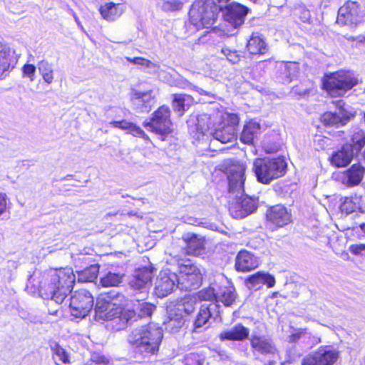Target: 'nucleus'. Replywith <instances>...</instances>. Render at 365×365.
I'll use <instances>...</instances> for the list:
<instances>
[{"label": "nucleus", "mask_w": 365, "mask_h": 365, "mask_svg": "<svg viewBox=\"0 0 365 365\" xmlns=\"http://www.w3.org/2000/svg\"><path fill=\"white\" fill-rule=\"evenodd\" d=\"M349 251L354 255H361L365 257V244H355L349 247Z\"/></svg>", "instance_id": "4d7b16f0"}, {"label": "nucleus", "mask_w": 365, "mask_h": 365, "mask_svg": "<svg viewBox=\"0 0 365 365\" xmlns=\"http://www.w3.org/2000/svg\"><path fill=\"white\" fill-rule=\"evenodd\" d=\"M211 119L207 114L199 115L196 119L194 126L190 128V131L193 138L200 140L202 138L207 135L210 129Z\"/></svg>", "instance_id": "b1692460"}, {"label": "nucleus", "mask_w": 365, "mask_h": 365, "mask_svg": "<svg viewBox=\"0 0 365 365\" xmlns=\"http://www.w3.org/2000/svg\"><path fill=\"white\" fill-rule=\"evenodd\" d=\"M184 315L179 313L175 309H171L168 313V319L165 322V329L171 332L178 331L185 324Z\"/></svg>", "instance_id": "c85d7f7f"}, {"label": "nucleus", "mask_w": 365, "mask_h": 365, "mask_svg": "<svg viewBox=\"0 0 365 365\" xmlns=\"http://www.w3.org/2000/svg\"><path fill=\"white\" fill-rule=\"evenodd\" d=\"M235 202H232L230 207V212L234 218H244L247 216V212L243 209L239 198H235Z\"/></svg>", "instance_id": "a18cd8bd"}, {"label": "nucleus", "mask_w": 365, "mask_h": 365, "mask_svg": "<svg viewBox=\"0 0 365 365\" xmlns=\"http://www.w3.org/2000/svg\"><path fill=\"white\" fill-rule=\"evenodd\" d=\"M250 340L254 355H262L272 358L277 356V349L270 338L266 336L253 334Z\"/></svg>", "instance_id": "ddd939ff"}, {"label": "nucleus", "mask_w": 365, "mask_h": 365, "mask_svg": "<svg viewBox=\"0 0 365 365\" xmlns=\"http://www.w3.org/2000/svg\"><path fill=\"white\" fill-rule=\"evenodd\" d=\"M246 284L250 289H258L264 284L271 288L274 286L275 279L268 273L258 272L250 276L246 280Z\"/></svg>", "instance_id": "5701e85b"}, {"label": "nucleus", "mask_w": 365, "mask_h": 365, "mask_svg": "<svg viewBox=\"0 0 365 365\" xmlns=\"http://www.w3.org/2000/svg\"><path fill=\"white\" fill-rule=\"evenodd\" d=\"M221 53L226 57L228 61L232 63H236L240 60V56L236 51H232L229 48H224L221 50Z\"/></svg>", "instance_id": "864d4df0"}, {"label": "nucleus", "mask_w": 365, "mask_h": 365, "mask_svg": "<svg viewBox=\"0 0 365 365\" xmlns=\"http://www.w3.org/2000/svg\"><path fill=\"white\" fill-rule=\"evenodd\" d=\"M245 167L243 164H234L228 170L227 179L229 193L230 195H242L245 192Z\"/></svg>", "instance_id": "9b49d317"}, {"label": "nucleus", "mask_w": 365, "mask_h": 365, "mask_svg": "<svg viewBox=\"0 0 365 365\" xmlns=\"http://www.w3.org/2000/svg\"><path fill=\"white\" fill-rule=\"evenodd\" d=\"M284 69L287 78V82H290L297 76L299 66L296 62H287L284 63Z\"/></svg>", "instance_id": "49530a36"}, {"label": "nucleus", "mask_w": 365, "mask_h": 365, "mask_svg": "<svg viewBox=\"0 0 365 365\" xmlns=\"http://www.w3.org/2000/svg\"><path fill=\"white\" fill-rule=\"evenodd\" d=\"M168 83L173 86H176L180 88H192V85L185 78L182 77L181 76L178 75L175 78H173V79L168 81Z\"/></svg>", "instance_id": "3c124183"}, {"label": "nucleus", "mask_w": 365, "mask_h": 365, "mask_svg": "<svg viewBox=\"0 0 365 365\" xmlns=\"http://www.w3.org/2000/svg\"><path fill=\"white\" fill-rule=\"evenodd\" d=\"M202 274L201 271L192 272L190 275L178 276L177 286L180 289L190 290L195 289L202 283Z\"/></svg>", "instance_id": "a878e982"}, {"label": "nucleus", "mask_w": 365, "mask_h": 365, "mask_svg": "<svg viewBox=\"0 0 365 365\" xmlns=\"http://www.w3.org/2000/svg\"><path fill=\"white\" fill-rule=\"evenodd\" d=\"M94 361L98 364H107L108 363V360L104 356H101L98 359H95Z\"/></svg>", "instance_id": "680f3d73"}, {"label": "nucleus", "mask_w": 365, "mask_h": 365, "mask_svg": "<svg viewBox=\"0 0 365 365\" xmlns=\"http://www.w3.org/2000/svg\"><path fill=\"white\" fill-rule=\"evenodd\" d=\"M14 51L6 45L0 43V78H5L16 64Z\"/></svg>", "instance_id": "a211bd4d"}, {"label": "nucleus", "mask_w": 365, "mask_h": 365, "mask_svg": "<svg viewBox=\"0 0 365 365\" xmlns=\"http://www.w3.org/2000/svg\"><path fill=\"white\" fill-rule=\"evenodd\" d=\"M76 280L73 269L69 267L50 270L39 284V293L44 299L61 304L73 289Z\"/></svg>", "instance_id": "f257e3e1"}, {"label": "nucleus", "mask_w": 365, "mask_h": 365, "mask_svg": "<svg viewBox=\"0 0 365 365\" xmlns=\"http://www.w3.org/2000/svg\"><path fill=\"white\" fill-rule=\"evenodd\" d=\"M7 197L4 193H0V216L6 211Z\"/></svg>", "instance_id": "bf43d9fd"}, {"label": "nucleus", "mask_w": 365, "mask_h": 365, "mask_svg": "<svg viewBox=\"0 0 365 365\" xmlns=\"http://www.w3.org/2000/svg\"><path fill=\"white\" fill-rule=\"evenodd\" d=\"M291 213L282 205L271 207L267 212V220L277 227H282L291 222Z\"/></svg>", "instance_id": "dca6fc26"}, {"label": "nucleus", "mask_w": 365, "mask_h": 365, "mask_svg": "<svg viewBox=\"0 0 365 365\" xmlns=\"http://www.w3.org/2000/svg\"><path fill=\"white\" fill-rule=\"evenodd\" d=\"M247 48L251 54H264L267 51V44L259 36L253 34L247 42Z\"/></svg>", "instance_id": "f704fd0d"}, {"label": "nucleus", "mask_w": 365, "mask_h": 365, "mask_svg": "<svg viewBox=\"0 0 365 365\" xmlns=\"http://www.w3.org/2000/svg\"><path fill=\"white\" fill-rule=\"evenodd\" d=\"M364 173V168L359 164H354L340 175V180L344 185L353 187L360 183Z\"/></svg>", "instance_id": "aec40b11"}, {"label": "nucleus", "mask_w": 365, "mask_h": 365, "mask_svg": "<svg viewBox=\"0 0 365 365\" xmlns=\"http://www.w3.org/2000/svg\"><path fill=\"white\" fill-rule=\"evenodd\" d=\"M216 308L217 304L215 303L202 305L195 322V328H200L206 325L209 319L213 317L214 314L212 312Z\"/></svg>", "instance_id": "2f4dec72"}, {"label": "nucleus", "mask_w": 365, "mask_h": 365, "mask_svg": "<svg viewBox=\"0 0 365 365\" xmlns=\"http://www.w3.org/2000/svg\"><path fill=\"white\" fill-rule=\"evenodd\" d=\"M163 338L162 328L149 323L133 329L128 335V341L137 353L147 356L158 351Z\"/></svg>", "instance_id": "f03ea898"}, {"label": "nucleus", "mask_w": 365, "mask_h": 365, "mask_svg": "<svg viewBox=\"0 0 365 365\" xmlns=\"http://www.w3.org/2000/svg\"><path fill=\"white\" fill-rule=\"evenodd\" d=\"M163 8L166 11H176L182 8V4L178 0H168L163 3Z\"/></svg>", "instance_id": "6e6d98bb"}, {"label": "nucleus", "mask_w": 365, "mask_h": 365, "mask_svg": "<svg viewBox=\"0 0 365 365\" xmlns=\"http://www.w3.org/2000/svg\"><path fill=\"white\" fill-rule=\"evenodd\" d=\"M155 307L152 304L148 302H142L138 304V315L140 317H150L151 316Z\"/></svg>", "instance_id": "8fccbe9b"}, {"label": "nucleus", "mask_w": 365, "mask_h": 365, "mask_svg": "<svg viewBox=\"0 0 365 365\" xmlns=\"http://www.w3.org/2000/svg\"><path fill=\"white\" fill-rule=\"evenodd\" d=\"M234 197L239 198L242 207H244L243 209L247 212V215L254 212L257 210V206L254 200L247 195H245L244 193L242 195H238L237 197L236 195H234Z\"/></svg>", "instance_id": "c03bdc74"}, {"label": "nucleus", "mask_w": 365, "mask_h": 365, "mask_svg": "<svg viewBox=\"0 0 365 365\" xmlns=\"http://www.w3.org/2000/svg\"><path fill=\"white\" fill-rule=\"evenodd\" d=\"M237 294L233 286L223 287L217 292V302H221L225 306H231L235 301Z\"/></svg>", "instance_id": "4c0bfd02"}, {"label": "nucleus", "mask_w": 365, "mask_h": 365, "mask_svg": "<svg viewBox=\"0 0 365 365\" xmlns=\"http://www.w3.org/2000/svg\"><path fill=\"white\" fill-rule=\"evenodd\" d=\"M197 297L192 295H188L181 299L174 308L179 313L186 314H191L195 309Z\"/></svg>", "instance_id": "58836bf2"}, {"label": "nucleus", "mask_w": 365, "mask_h": 365, "mask_svg": "<svg viewBox=\"0 0 365 365\" xmlns=\"http://www.w3.org/2000/svg\"><path fill=\"white\" fill-rule=\"evenodd\" d=\"M361 115L362 116L363 121L365 124V112L361 113Z\"/></svg>", "instance_id": "0e129e2a"}, {"label": "nucleus", "mask_w": 365, "mask_h": 365, "mask_svg": "<svg viewBox=\"0 0 365 365\" xmlns=\"http://www.w3.org/2000/svg\"><path fill=\"white\" fill-rule=\"evenodd\" d=\"M351 140L353 150L359 151L365 145V130L356 128L352 130Z\"/></svg>", "instance_id": "79ce46f5"}, {"label": "nucleus", "mask_w": 365, "mask_h": 365, "mask_svg": "<svg viewBox=\"0 0 365 365\" xmlns=\"http://www.w3.org/2000/svg\"><path fill=\"white\" fill-rule=\"evenodd\" d=\"M193 102L194 99L190 95L175 94L173 95V108L175 111L180 113V115H182Z\"/></svg>", "instance_id": "473e14b6"}, {"label": "nucleus", "mask_w": 365, "mask_h": 365, "mask_svg": "<svg viewBox=\"0 0 365 365\" xmlns=\"http://www.w3.org/2000/svg\"><path fill=\"white\" fill-rule=\"evenodd\" d=\"M182 241L185 242L188 255H198L204 247L203 239L193 233H187L182 236Z\"/></svg>", "instance_id": "bb28decb"}, {"label": "nucleus", "mask_w": 365, "mask_h": 365, "mask_svg": "<svg viewBox=\"0 0 365 365\" xmlns=\"http://www.w3.org/2000/svg\"><path fill=\"white\" fill-rule=\"evenodd\" d=\"M248 11L249 9L241 4L232 2L225 7L222 6L220 12L222 13L225 21L236 28L244 23Z\"/></svg>", "instance_id": "4468645a"}, {"label": "nucleus", "mask_w": 365, "mask_h": 365, "mask_svg": "<svg viewBox=\"0 0 365 365\" xmlns=\"http://www.w3.org/2000/svg\"><path fill=\"white\" fill-rule=\"evenodd\" d=\"M217 292H215V288L209 287L208 289L200 291L197 297L201 300L211 301L215 299L217 302Z\"/></svg>", "instance_id": "de8ad7c7"}, {"label": "nucleus", "mask_w": 365, "mask_h": 365, "mask_svg": "<svg viewBox=\"0 0 365 365\" xmlns=\"http://www.w3.org/2000/svg\"><path fill=\"white\" fill-rule=\"evenodd\" d=\"M178 283V274L169 269L160 272L155 282V294L159 297H165L170 294Z\"/></svg>", "instance_id": "2eb2a0df"}, {"label": "nucleus", "mask_w": 365, "mask_h": 365, "mask_svg": "<svg viewBox=\"0 0 365 365\" xmlns=\"http://www.w3.org/2000/svg\"><path fill=\"white\" fill-rule=\"evenodd\" d=\"M364 19V12L356 1H346L338 11L336 23L340 25L355 26Z\"/></svg>", "instance_id": "9d476101"}, {"label": "nucleus", "mask_w": 365, "mask_h": 365, "mask_svg": "<svg viewBox=\"0 0 365 365\" xmlns=\"http://www.w3.org/2000/svg\"><path fill=\"white\" fill-rule=\"evenodd\" d=\"M154 276L152 267H143L135 271L133 278L130 284L132 288L137 290L146 289L150 284Z\"/></svg>", "instance_id": "f3484780"}, {"label": "nucleus", "mask_w": 365, "mask_h": 365, "mask_svg": "<svg viewBox=\"0 0 365 365\" xmlns=\"http://www.w3.org/2000/svg\"><path fill=\"white\" fill-rule=\"evenodd\" d=\"M52 359L56 365H63L70 363L69 353L57 343L51 345Z\"/></svg>", "instance_id": "72a5a7b5"}, {"label": "nucleus", "mask_w": 365, "mask_h": 365, "mask_svg": "<svg viewBox=\"0 0 365 365\" xmlns=\"http://www.w3.org/2000/svg\"><path fill=\"white\" fill-rule=\"evenodd\" d=\"M333 103L338 109V113H324L321 117L322 121L329 126L339 127L346 125L354 115L344 108L345 103L343 101H333Z\"/></svg>", "instance_id": "f8f14e48"}, {"label": "nucleus", "mask_w": 365, "mask_h": 365, "mask_svg": "<svg viewBox=\"0 0 365 365\" xmlns=\"http://www.w3.org/2000/svg\"><path fill=\"white\" fill-rule=\"evenodd\" d=\"M123 277V274L109 272L101 279V284L104 287H115L121 283Z\"/></svg>", "instance_id": "37998d69"}, {"label": "nucleus", "mask_w": 365, "mask_h": 365, "mask_svg": "<svg viewBox=\"0 0 365 365\" xmlns=\"http://www.w3.org/2000/svg\"><path fill=\"white\" fill-rule=\"evenodd\" d=\"M99 267L91 265L78 273V280L81 282H93L98 277Z\"/></svg>", "instance_id": "a19ab883"}, {"label": "nucleus", "mask_w": 365, "mask_h": 365, "mask_svg": "<svg viewBox=\"0 0 365 365\" xmlns=\"http://www.w3.org/2000/svg\"><path fill=\"white\" fill-rule=\"evenodd\" d=\"M133 101L141 112H149L153 101L152 91L135 92Z\"/></svg>", "instance_id": "7c9ffc66"}, {"label": "nucleus", "mask_w": 365, "mask_h": 365, "mask_svg": "<svg viewBox=\"0 0 365 365\" xmlns=\"http://www.w3.org/2000/svg\"><path fill=\"white\" fill-rule=\"evenodd\" d=\"M339 351L331 346L319 347L302 359V365H334L339 359Z\"/></svg>", "instance_id": "1a4fd4ad"}, {"label": "nucleus", "mask_w": 365, "mask_h": 365, "mask_svg": "<svg viewBox=\"0 0 365 365\" xmlns=\"http://www.w3.org/2000/svg\"><path fill=\"white\" fill-rule=\"evenodd\" d=\"M99 11L104 19L113 21L125 11V6L122 4L108 2L100 6Z\"/></svg>", "instance_id": "393cba45"}, {"label": "nucleus", "mask_w": 365, "mask_h": 365, "mask_svg": "<svg viewBox=\"0 0 365 365\" xmlns=\"http://www.w3.org/2000/svg\"><path fill=\"white\" fill-rule=\"evenodd\" d=\"M353 158V148L351 145L345 144L341 148L334 153L331 157V164L337 168L346 167Z\"/></svg>", "instance_id": "412c9836"}, {"label": "nucleus", "mask_w": 365, "mask_h": 365, "mask_svg": "<svg viewBox=\"0 0 365 365\" xmlns=\"http://www.w3.org/2000/svg\"><path fill=\"white\" fill-rule=\"evenodd\" d=\"M110 125L113 128H120L122 130H128V132L132 134L133 136L139 137L145 140H148V136L145 132L135 124L128 122L127 120H113L110 122Z\"/></svg>", "instance_id": "cd10ccee"}, {"label": "nucleus", "mask_w": 365, "mask_h": 365, "mask_svg": "<svg viewBox=\"0 0 365 365\" xmlns=\"http://www.w3.org/2000/svg\"><path fill=\"white\" fill-rule=\"evenodd\" d=\"M260 131V125L256 121L251 120L245 126L240 135V140L242 143L252 145L254 139L257 136Z\"/></svg>", "instance_id": "c756f323"}, {"label": "nucleus", "mask_w": 365, "mask_h": 365, "mask_svg": "<svg viewBox=\"0 0 365 365\" xmlns=\"http://www.w3.org/2000/svg\"><path fill=\"white\" fill-rule=\"evenodd\" d=\"M93 297L86 289L74 292L70 299V312L72 317L77 319L85 318L92 310Z\"/></svg>", "instance_id": "423d86ee"}, {"label": "nucleus", "mask_w": 365, "mask_h": 365, "mask_svg": "<svg viewBox=\"0 0 365 365\" xmlns=\"http://www.w3.org/2000/svg\"><path fill=\"white\" fill-rule=\"evenodd\" d=\"M239 118L235 113H227L224 118L223 125L210 132L214 141H219L222 144L232 143L237 140V128Z\"/></svg>", "instance_id": "0eeeda50"}, {"label": "nucleus", "mask_w": 365, "mask_h": 365, "mask_svg": "<svg viewBox=\"0 0 365 365\" xmlns=\"http://www.w3.org/2000/svg\"><path fill=\"white\" fill-rule=\"evenodd\" d=\"M202 357L196 353H190L185 357V365H202Z\"/></svg>", "instance_id": "5fc2aeb1"}, {"label": "nucleus", "mask_w": 365, "mask_h": 365, "mask_svg": "<svg viewBox=\"0 0 365 365\" xmlns=\"http://www.w3.org/2000/svg\"><path fill=\"white\" fill-rule=\"evenodd\" d=\"M361 218L365 219V204L364 208H361ZM359 227L361 231L365 234V222H361L359 224Z\"/></svg>", "instance_id": "052dcab7"}, {"label": "nucleus", "mask_w": 365, "mask_h": 365, "mask_svg": "<svg viewBox=\"0 0 365 365\" xmlns=\"http://www.w3.org/2000/svg\"><path fill=\"white\" fill-rule=\"evenodd\" d=\"M125 302V297L115 291L101 293L96 300V317L101 319H112L121 313Z\"/></svg>", "instance_id": "39448f33"}, {"label": "nucleus", "mask_w": 365, "mask_h": 365, "mask_svg": "<svg viewBox=\"0 0 365 365\" xmlns=\"http://www.w3.org/2000/svg\"><path fill=\"white\" fill-rule=\"evenodd\" d=\"M360 198L355 197H346L344 202L341 203L340 206L341 211L342 212H345L346 214H351L359 210V217H361V208H364V205H360Z\"/></svg>", "instance_id": "ea45409f"}, {"label": "nucleus", "mask_w": 365, "mask_h": 365, "mask_svg": "<svg viewBox=\"0 0 365 365\" xmlns=\"http://www.w3.org/2000/svg\"><path fill=\"white\" fill-rule=\"evenodd\" d=\"M310 336V333L307 329H295L294 331L289 336V342H296L300 339Z\"/></svg>", "instance_id": "603ef678"}, {"label": "nucleus", "mask_w": 365, "mask_h": 365, "mask_svg": "<svg viewBox=\"0 0 365 365\" xmlns=\"http://www.w3.org/2000/svg\"><path fill=\"white\" fill-rule=\"evenodd\" d=\"M173 259L176 262V265L178 267V270L179 272V274L178 276H187L190 275L192 272L195 273L200 271V268L193 264L188 259H182L175 256Z\"/></svg>", "instance_id": "e433bc0d"}, {"label": "nucleus", "mask_w": 365, "mask_h": 365, "mask_svg": "<svg viewBox=\"0 0 365 365\" xmlns=\"http://www.w3.org/2000/svg\"><path fill=\"white\" fill-rule=\"evenodd\" d=\"M359 83L357 77L351 71H339L326 75L323 88L331 97H342Z\"/></svg>", "instance_id": "7ed1b4c3"}, {"label": "nucleus", "mask_w": 365, "mask_h": 365, "mask_svg": "<svg viewBox=\"0 0 365 365\" xmlns=\"http://www.w3.org/2000/svg\"><path fill=\"white\" fill-rule=\"evenodd\" d=\"M170 114V109L163 106L153 113L151 120L145 122L143 125L148 130L158 135H168L173 131Z\"/></svg>", "instance_id": "6e6552de"}, {"label": "nucleus", "mask_w": 365, "mask_h": 365, "mask_svg": "<svg viewBox=\"0 0 365 365\" xmlns=\"http://www.w3.org/2000/svg\"><path fill=\"white\" fill-rule=\"evenodd\" d=\"M199 93L200 94H202L204 93V91L202 89H200Z\"/></svg>", "instance_id": "338daca9"}, {"label": "nucleus", "mask_w": 365, "mask_h": 365, "mask_svg": "<svg viewBox=\"0 0 365 365\" xmlns=\"http://www.w3.org/2000/svg\"><path fill=\"white\" fill-rule=\"evenodd\" d=\"M126 60L130 63L140 66L144 68H156V65L154 63H153L150 61L147 60L144 58H142V57H136V58H130V57H126Z\"/></svg>", "instance_id": "09e8293b"}, {"label": "nucleus", "mask_w": 365, "mask_h": 365, "mask_svg": "<svg viewBox=\"0 0 365 365\" xmlns=\"http://www.w3.org/2000/svg\"><path fill=\"white\" fill-rule=\"evenodd\" d=\"M276 150H277L276 149H274H274L273 150H266V151L267 153H273V152H275Z\"/></svg>", "instance_id": "69168bd1"}, {"label": "nucleus", "mask_w": 365, "mask_h": 365, "mask_svg": "<svg viewBox=\"0 0 365 365\" xmlns=\"http://www.w3.org/2000/svg\"><path fill=\"white\" fill-rule=\"evenodd\" d=\"M127 315H128L127 320L128 321L131 320L132 317H134V315H135V312H134V311H128Z\"/></svg>", "instance_id": "e2e57ef3"}, {"label": "nucleus", "mask_w": 365, "mask_h": 365, "mask_svg": "<svg viewBox=\"0 0 365 365\" xmlns=\"http://www.w3.org/2000/svg\"><path fill=\"white\" fill-rule=\"evenodd\" d=\"M287 163L282 158H257L253 163V170L257 180L269 184L272 180L282 177L286 173Z\"/></svg>", "instance_id": "20e7f679"}, {"label": "nucleus", "mask_w": 365, "mask_h": 365, "mask_svg": "<svg viewBox=\"0 0 365 365\" xmlns=\"http://www.w3.org/2000/svg\"><path fill=\"white\" fill-rule=\"evenodd\" d=\"M36 70V67L33 64H25L23 67V73L24 76H26L34 80V76Z\"/></svg>", "instance_id": "13d9d810"}, {"label": "nucleus", "mask_w": 365, "mask_h": 365, "mask_svg": "<svg viewBox=\"0 0 365 365\" xmlns=\"http://www.w3.org/2000/svg\"><path fill=\"white\" fill-rule=\"evenodd\" d=\"M250 329L241 324H236L219 334L220 341H243L248 338Z\"/></svg>", "instance_id": "4be33fe9"}, {"label": "nucleus", "mask_w": 365, "mask_h": 365, "mask_svg": "<svg viewBox=\"0 0 365 365\" xmlns=\"http://www.w3.org/2000/svg\"><path fill=\"white\" fill-rule=\"evenodd\" d=\"M54 66L46 59L38 62L37 68L43 81L51 84L54 79Z\"/></svg>", "instance_id": "c9c22d12"}, {"label": "nucleus", "mask_w": 365, "mask_h": 365, "mask_svg": "<svg viewBox=\"0 0 365 365\" xmlns=\"http://www.w3.org/2000/svg\"><path fill=\"white\" fill-rule=\"evenodd\" d=\"M259 266V261L257 257L246 250L240 251L235 260L237 270L240 272H249Z\"/></svg>", "instance_id": "6ab92c4d"}]
</instances>
